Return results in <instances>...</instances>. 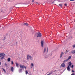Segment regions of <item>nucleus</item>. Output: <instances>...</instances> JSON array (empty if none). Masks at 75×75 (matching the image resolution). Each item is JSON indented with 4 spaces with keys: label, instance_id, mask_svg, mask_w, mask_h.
<instances>
[{
    "label": "nucleus",
    "instance_id": "obj_1",
    "mask_svg": "<svg viewBox=\"0 0 75 75\" xmlns=\"http://www.w3.org/2000/svg\"><path fill=\"white\" fill-rule=\"evenodd\" d=\"M27 58L28 60L29 58L30 61H32V59H33V57H32L30 55H27Z\"/></svg>",
    "mask_w": 75,
    "mask_h": 75
},
{
    "label": "nucleus",
    "instance_id": "obj_2",
    "mask_svg": "<svg viewBox=\"0 0 75 75\" xmlns=\"http://www.w3.org/2000/svg\"><path fill=\"white\" fill-rule=\"evenodd\" d=\"M41 37V34L40 33H38L37 34V37Z\"/></svg>",
    "mask_w": 75,
    "mask_h": 75
},
{
    "label": "nucleus",
    "instance_id": "obj_3",
    "mask_svg": "<svg viewBox=\"0 0 75 75\" xmlns=\"http://www.w3.org/2000/svg\"><path fill=\"white\" fill-rule=\"evenodd\" d=\"M20 68H22V69H23L24 68H25V69H26V67H25L24 65H20Z\"/></svg>",
    "mask_w": 75,
    "mask_h": 75
},
{
    "label": "nucleus",
    "instance_id": "obj_4",
    "mask_svg": "<svg viewBox=\"0 0 75 75\" xmlns=\"http://www.w3.org/2000/svg\"><path fill=\"white\" fill-rule=\"evenodd\" d=\"M41 44L42 47H44V41L42 40L41 42Z\"/></svg>",
    "mask_w": 75,
    "mask_h": 75
},
{
    "label": "nucleus",
    "instance_id": "obj_5",
    "mask_svg": "<svg viewBox=\"0 0 75 75\" xmlns=\"http://www.w3.org/2000/svg\"><path fill=\"white\" fill-rule=\"evenodd\" d=\"M67 69L68 71H71V69H70L69 66H68L67 68Z\"/></svg>",
    "mask_w": 75,
    "mask_h": 75
},
{
    "label": "nucleus",
    "instance_id": "obj_6",
    "mask_svg": "<svg viewBox=\"0 0 75 75\" xmlns=\"http://www.w3.org/2000/svg\"><path fill=\"white\" fill-rule=\"evenodd\" d=\"M34 66V64L33 63H31V64L30 65V67L31 68H33V67Z\"/></svg>",
    "mask_w": 75,
    "mask_h": 75
},
{
    "label": "nucleus",
    "instance_id": "obj_7",
    "mask_svg": "<svg viewBox=\"0 0 75 75\" xmlns=\"http://www.w3.org/2000/svg\"><path fill=\"white\" fill-rule=\"evenodd\" d=\"M5 55V54L4 53H2L0 54V57H3V56H4Z\"/></svg>",
    "mask_w": 75,
    "mask_h": 75
},
{
    "label": "nucleus",
    "instance_id": "obj_8",
    "mask_svg": "<svg viewBox=\"0 0 75 75\" xmlns=\"http://www.w3.org/2000/svg\"><path fill=\"white\" fill-rule=\"evenodd\" d=\"M61 66L62 67H65V64L64 63H63L61 64Z\"/></svg>",
    "mask_w": 75,
    "mask_h": 75
},
{
    "label": "nucleus",
    "instance_id": "obj_9",
    "mask_svg": "<svg viewBox=\"0 0 75 75\" xmlns=\"http://www.w3.org/2000/svg\"><path fill=\"white\" fill-rule=\"evenodd\" d=\"M64 54V53L63 52H62L61 53V55H60V58H61L62 57V56Z\"/></svg>",
    "mask_w": 75,
    "mask_h": 75
},
{
    "label": "nucleus",
    "instance_id": "obj_10",
    "mask_svg": "<svg viewBox=\"0 0 75 75\" xmlns=\"http://www.w3.org/2000/svg\"><path fill=\"white\" fill-rule=\"evenodd\" d=\"M72 54H75V50H73L71 51Z\"/></svg>",
    "mask_w": 75,
    "mask_h": 75
},
{
    "label": "nucleus",
    "instance_id": "obj_11",
    "mask_svg": "<svg viewBox=\"0 0 75 75\" xmlns=\"http://www.w3.org/2000/svg\"><path fill=\"white\" fill-rule=\"evenodd\" d=\"M16 64L17 67V68H19V65L18 64V63H16Z\"/></svg>",
    "mask_w": 75,
    "mask_h": 75
},
{
    "label": "nucleus",
    "instance_id": "obj_12",
    "mask_svg": "<svg viewBox=\"0 0 75 75\" xmlns=\"http://www.w3.org/2000/svg\"><path fill=\"white\" fill-rule=\"evenodd\" d=\"M68 64L69 66H71V65H72V63H71V62H69Z\"/></svg>",
    "mask_w": 75,
    "mask_h": 75
},
{
    "label": "nucleus",
    "instance_id": "obj_13",
    "mask_svg": "<svg viewBox=\"0 0 75 75\" xmlns=\"http://www.w3.org/2000/svg\"><path fill=\"white\" fill-rule=\"evenodd\" d=\"M68 59H66V60H65L63 62L64 63H65V62H67V61H68Z\"/></svg>",
    "mask_w": 75,
    "mask_h": 75
},
{
    "label": "nucleus",
    "instance_id": "obj_14",
    "mask_svg": "<svg viewBox=\"0 0 75 75\" xmlns=\"http://www.w3.org/2000/svg\"><path fill=\"white\" fill-rule=\"evenodd\" d=\"M14 69V68L13 67H11V71H12V72H13V70Z\"/></svg>",
    "mask_w": 75,
    "mask_h": 75
},
{
    "label": "nucleus",
    "instance_id": "obj_15",
    "mask_svg": "<svg viewBox=\"0 0 75 75\" xmlns=\"http://www.w3.org/2000/svg\"><path fill=\"white\" fill-rule=\"evenodd\" d=\"M71 58V56H70L67 59L68 60H68H69V59H70Z\"/></svg>",
    "mask_w": 75,
    "mask_h": 75
},
{
    "label": "nucleus",
    "instance_id": "obj_16",
    "mask_svg": "<svg viewBox=\"0 0 75 75\" xmlns=\"http://www.w3.org/2000/svg\"><path fill=\"white\" fill-rule=\"evenodd\" d=\"M45 51H46V48L45 47L44 50V52H45Z\"/></svg>",
    "mask_w": 75,
    "mask_h": 75
},
{
    "label": "nucleus",
    "instance_id": "obj_17",
    "mask_svg": "<svg viewBox=\"0 0 75 75\" xmlns=\"http://www.w3.org/2000/svg\"><path fill=\"white\" fill-rule=\"evenodd\" d=\"M8 62H10V58L8 59Z\"/></svg>",
    "mask_w": 75,
    "mask_h": 75
},
{
    "label": "nucleus",
    "instance_id": "obj_18",
    "mask_svg": "<svg viewBox=\"0 0 75 75\" xmlns=\"http://www.w3.org/2000/svg\"><path fill=\"white\" fill-rule=\"evenodd\" d=\"M59 6H60V7H62V4H59Z\"/></svg>",
    "mask_w": 75,
    "mask_h": 75
},
{
    "label": "nucleus",
    "instance_id": "obj_19",
    "mask_svg": "<svg viewBox=\"0 0 75 75\" xmlns=\"http://www.w3.org/2000/svg\"><path fill=\"white\" fill-rule=\"evenodd\" d=\"M2 69L3 71H4V72H5V73H6V70H5V69Z\"/></svg>",
    "mask_w": 75,
    "mask_h": 75
},
{
    "label": "nucleus",
    "instance_id": "obj_20",
    "mask_svg": "<svg viewBox=\"0 0 75 75\" xmlns=\"http://www.w3.org/2000/svg\"><path fill=\"white\" fill-rule=\"evenodd\" d=\"M70 68H73V67H74V65H72L71 66Z\"/></svg>",
    "mask_w": 75,
    "mask_h": 75
},
{
    "label": "nucleus",
    "instance_id": "obj_21",
    "mask_svg": "<svg viewBox=\"0 0 75 75\" xmlns=\"http://www.w3.org/2000/svg\"><path fill=\"white\" fill-rule=\"evenodd\" d=\"M22 72V69H20L19 70V72Z\"/></svg>",
    "mask_w": 75,
    "mask_h": 75
},
{
    "label": "nucleus",
    "instance_id": "obj_22",
    "mask_svg": "<svg viewBox=\"0 0 75 75\" xmlns=\"http://www.w3.org/2000/svg\"><path fill=\"white\" fill-rule=\"evenodd\" d=\"M4 56H2V57L1 59H4Z\"/></svg>",
    "mask_w": 75,
    "mask_h": 75
},
{
    "label": "nucleus",
    "instance_id": "obj_23",
    "mask_svg": "<svg viewBox=\"0 0 75 75\" xmlns=\"http://www.w3.org/2000/svg\"><path fill=\"white\" fill-rule=\"evenodd\" d=\"M24 25H28V24L27 23H25L24 24Z\"/></svg>",
    "mask_w": 75,
    "mask_h": 75
},
{
    "label": "nucleus",
    "instance_id": "obj_24",
    "mask_svg": "<svg viewBox=\"0 0 75 75\" xmlns=\"http://www.w3.org/2000/svg\"><path fill=\"white\" fill-rule=\"evenodd\" d=\"M25 74H28V71H25Z\"/></svg>",
    "mask_w": 75,
    "mask_h": 75
},
{
    "label": "nucleus",
    "instance_id": "obj_25",
    "mask_svg": "<svg viewBox=\"0 0 75 75\" xmlns=\"http://www.w3.org/2000/svg\"><path fill=\"white\" fill-rule=\"evenodd\" d=\"M72 47L73 48H75V45H73Z\"/></svg>",
    "mask_w": 75,
    "mask_h": 75
},
{
    "label": "nucleus",
    "instance_id": "obj_26",
    "mask_svg": "<svg viewBox=\"0 0 75 75\" xmlns=\"http://www.w3.org/2000/svg\"><path fill=\"white\" fill-rule=\"evenodd\" d=\"M64 5H65V6H67V4H64Z\"/></svg>",
    "mask_w": 75,
    "mask_h": 75
},
{
    "label": "nucleus",
    "instance_id": "obj_27",
    "mask_svg": "<svg viewBox=\"0 0 75 75\" xmlns=\"http://www.w3.org/2000/svg\"><path fill=\"white\" fill-rule=\"evenodd\" d=\"M71 72H75V71L73 70H72Z\"/></svg>",
    "mask_w": 75,
    "mask_h": 75
},
{
    "label": "nucleus",
    "instance_id": "obj_28",
    "mask_svg": "<svg viewBox=\"0 0 75 75\" xmlns=\"http://www.w3.org/2000/svg\"><path fill=\"white\" fill-rule=\"evenodd\" d=\"M11 62L12 64L13 65V61H12Z\"/></svg>",
    "mask_w": 75,
    "mask_h": 75
},
{
    "label": "nucleus",
    "instance_id": "obj_29",
    "mask_svg": "<svg viewBox=\"0 0 75 75\" xmlns=\"http://www.w3.org/2000/svg\"><path fill=\"white\" fill-rule=\"evenodd\" d=\"M70 1H74V0H69Z\"/></svg>",
    "mask_w": 75,
    "mask_h": 75
},
{
    "label": "nucleus",
    "instance_id": "obj_30",
    "mask_svg": "<svg viewBox=\"0 0 75 75\" xmlns=\"http://www.w3.org/2000/svg\"><path fill=\"white\" fill-rule=\"evenodd\" d=\"M51 73H49L47 75H51Z\"/></svg>",
    "mask_w": 75,
    "mask_h": 75
},
{
    "label": "nucleus",
    "instance_id": "obj_31",
    "mask_svg": "<svg viewBox=\"0 0 75 75\" xmlns=\"http://www.w3.org/2000/svg\"><path fill=\"white\" fill-rule=\"evenodd\" d=\"M5 66H7V64L6 63H5Z\"/></svg>",
    "mask_w": 75,
    "mask_h": 75
},
{
    "label": "nucleus",
    "instance_id": "obj_32",
    "mask_svg": "<svg viewBox=\"0 0 75 75\" xmlns=\"http://www.w3.org/2000/svg\"><path fill=\"white\" fill-rule=\"evenodd\" d=\"M71 75H75V74H74V73H73Z\"/></svg>",
    "mask_w": 75,
    "mask_h": 75
},
{
    "label": "nucleus",
    "instance_id": "obj_33",
    "mask_svg": "<svg viewBox=\"0 0 75 75\" xmlns=\"http://www.w3.org/2000/svg\"><path fill=\"white\" fill-rule=\"evenodd\" d=\"M34 0H32V2H34Z\"/></svg>",
    "mask_w": 75,
    "mask_h": 75
},
{
    "label": "nucleus",
    "instance_id": "obj_34",
    "mask_svg": "<svg viewBox=\"0 0 75 75\" xmlns=\"http://www.w3.org/2000/svg\"><path fill=\"white\" fill-rule=\"evenodd\" d=\"M69 50H68V51L67 50V52H69Z\"/></svg>",
    "mask_w": 75,
    "mask_h": 75
},
{
    "label": "nucleus",
    "instance_id": "obj_35",
    "mask_svg": "<svg viewBox=\"0 0 75 75\" xmlns=\"http://www.w3.org/2000/svg\"><path fill=\"white\" fill-rule=\"evenodd\" d=\"M1 62H0V65H1Z\"/></svg>",
    "mask_w": 75,
    "mask_h": 75
},
{
    "label": "nucleus",
    "instance_id": "obj_36",
    "mask_svg": "<svg viewBox=\"0 0 75 75\" xmlns=\"http://www.w3.org/2000/svg\"><path fill=\"white\" fill-rule=\"evenodd\" d=\"M36 4H38V3L37 2V3H36Z\"/></svg>",
    "mask_w": 75,
    "mask_h": 75
},
{
    "label": "nucleus",
    "instance_id": "obj_37",
    "mask_svg": "<svg viewBox=\"0 0 75 75\" xmlns=\"http://www.w3.org/2000/svg\"><path fill=\"white\" fill-rule=\"evenodd\" d=\"M47 50H48V48L47 47Z\"/></svg>",
    "mask_w": 75,
    "mask_h": 75
}]
</instances>
